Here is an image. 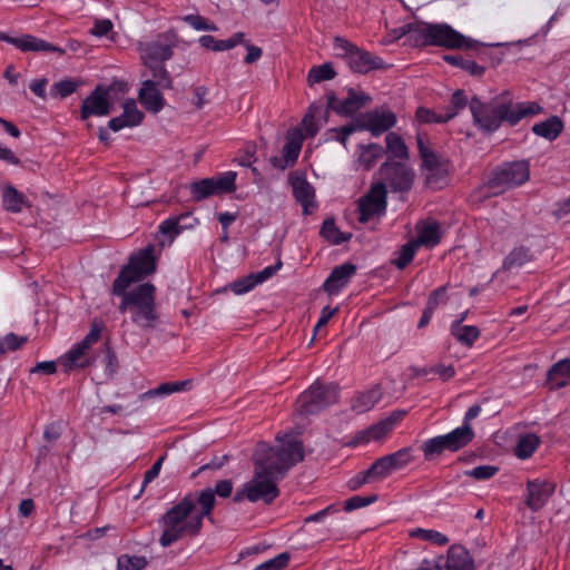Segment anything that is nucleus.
I'll list each match as a JSON object with an SVG mask.
<instances>
[{
	"label": "nucleus",
	"instance_id": "f257e3e1",
	"mask_svg": "<svg viewBox=\"0 0 570 570\" xmlns=\"http://www.w3.org/2000/svg\"><path fill=\"white\" fill-rule=\"evenodd\" d=\"M466 106L471 111L473 125L484 134H493L503 122L515 126L524 117L541 111V107L537 102H514L508 91L489 101H483L476 95L468 100L465 91L458 89L452 94L450 105L445 109V119L450 121Z\"/></svg>",
	"mask_w": 570,
	"mask_h": 570
},
{
	"label": "nucleus",
	"instance_id": "f03ea898",
	"mask_svg": "<svg viewBox=\"0 0 570 570\" xmlns=\"http://www.w3.org/2000/svg\"><path fill=\"white\" fill-rule=\"evenodd\" d=\"M215 502L210 488L185 495L163 515L160 520L163 533L159 543L167 548L185 535H197L202 530L204 518L212 514Z\"/></svg>",
	"mask_w": 570,
	"mask_h": 570
},
{
	"label": "nucleus",
	"instance_id": "7ed1b4c3",
	"mask_svg": "<svg viewBox=\"0 0 570 570\" xmlns=\"http://www.w3.org/2000/svg\"><path fill=\"white\" fill-rule=\"evenodd\" d=\"M401 35H410L416 47H442L449 50H478L482 45L465 37L448 23L415 21L400 28Z\"/></svg>",
	"mask_w": 570,
	"mask_h": 570
},
{
	"label": "nucleus",
	"instance_id": "20e7f679",
	"mask_svg": "<svg viewBox=\"0 0 570 570\" xmlns=\"http://www.w3.org/2000/svg\"><path fill=\"white\" fill-rule=\"evenodd\" d=\"M303 460V445L296 440L283 442L278 448L261 442L256 445L253 454L254 462L265 465L279 480L285 476L292 466Z\"/></svg>",
	"mask_w": 570,
	"mask_h": 570
},
{
	"label": "nucleus",
	"instance_id": "39448f33",
	"mask_svg": "<svg viewBox=\"0 0 570 570\" xmlns=\"http://www.w3.org/2000/svg\"><path fill=\"white\" fill-rule=\"evenodd\" d=\"M254 476L244 484L243 489L236 491L234 502L248 500L249 502L263 501L271 504L278 495L277 481L279 480L265 465L254 462Z\"/></svg>",
	"mask_w": 570,
	"mask_h": 570
},
{
	"label": "nucleus",
	"instance_id": "423d86ee",
	"mask_svg": "<svg viewBox=\"0 0 570 570\" xmlns=\"http://www.w3.org/2000/svg\"><path fill=\"white\" fill-rule=\"evenodd\" d=\"M529 177L530 166L527 160L503 163L492 170L483 188L487 189V196L499 195L524 184Z\"/></svg>",
	"mask_w": 570,
	"mask_h": 570
},
{
	"label": "nucleus",
	"instance_id": "0eeeda50",
	"mask_svg": "<svg viewBox=\"0 0 570 570\" xmlns=\"http://www.w3.org/2000/svg\"><path fill=\"white\" fill-rule=\"evenodd\" d=\"M104 328V322L95 318L90 325L89 333L83 340L75 344L71 350L59 358V363L67 373L73 370L87 368L95 363L96 358L90 355L89 351L99 341Z\"/></svg>",
	"mask_w": 570,
	"mask_h": 570
},
{
	"label": "nucleus",
	"instance_id": "6e6552de",
	"mask_svg": "<svg viewBox=\"0 0 570 570\" xmlns=\"http://www.w3.org/2000/svg\"><path fill=\"white\" fill-rule=\"evenodd\" d=\"M416 142L426 186L442 189L450 181V161L432 150L420 135Z\"/></svg>",
	"mask_w": 570,
	"mask_h": 570
},
{
	"label": "nucleus",
	"instance_id": "1a4fd4ad",
	"mask_svg": "<svg viewBox=\"0 0 570 570\" xmlns=\"http://www.w3.org/2000/svg\"><path fill=\"white\" fill-rule=\"evenodd\" d=\"M154 252V245L149 244L130 256L128 264L121 268L116 277L117 291L124 288L125 284L132 285L142 281L156 271Z\"/></svg>",
	"mask_w": 570,
	"mask_h": 570
},
{
	"label": "nucleus",
	"instance_id": "9d476101",
	"mask_svg": "<svg viewBox=\"0 0 570 570\" xmlns=\"http://www.w3.org/2000/svg\"><path fill=\"white\" fill-rule=\"evenodd\" d=\"M338 391L335 383L324 384L316 381L297 399V410L305 415L316 414L337 402Z\"/></svg>",
	"mask_w": 570,
	"mask_h": 570
},
{
	"label": "nucleus",
	"instance_id": "9b49d317",
	"mask_svg": "<svg viewBox=\"0 0 570 570\" xmlns=\"http://www.w3.org/2000/svg\"><path fill=\"white\" fill-rule=\"evenodd\" d=\"M334 49L344 58L354 72L367 73L368 71L384 68V61L363 50L342 37H335Z\"/></svg>",
	"mask_w": 570,
	"mask_h": 570
},
{
	"label": "nucleus",
	"instance_id": "f8f14e48",
	"mask_svg": "<svg viewBox=\"0 0 570 570\" xmlns=\"http://www.w3.org/2000/svg\"><path fill=\"white\" fill-rule=\"evenodd\" d=\"M128 85L125 81H115L109 87L98 85L90 95L82 101L81 119L86 120L91 116H107L111 112L112 104L109 101L111 91L126 92Z\"/></svg>",
	"mask_w": 570,
	"mask_h": 570
},
{
	"label": "nucleus",
	"instance_id": "ddd939ff",
	"mask_svg": "<svg viewBox=\"0 0 570 570\" xmlns=\"http://www.w3.org/2000/svg\"><path fill=\"white\" fill-rule=\"evenodd\" d=\"M235 180L236 173L226 171L217 177L194 181L190 185V193L195 200H204L214 195L233 193L236 189Z\"/></svg>",
	"mask_w": 570,
	"mask_h": 570
},
{
	"label": "nucleus",
	"instance_id": "4468645a",
	"mask_svg": "<svg viewBox=\"0 0 570 570\" xmlns=\"http://www.w3.org/2000/svg\"><path fill=\"white\" fill-rule=\"evenodd\" d=\"M386 196L387 190L384 183L372 185L370 190L357 202L358 220L366 223L375 216L384 215L387 206Z\"/></svg>",
	"mask_w": 570,
	"mask_h": 570
},
{
	"label": "nucleus",
	"instance_id": "2eb2a0df",
	"mask_svg": "<svg viewBox=\"0 0 570 570\" xmlns=\"http://www.w3.org/2000/svg\"><path fill=\"white\" fill-rule=\"evenodd\" d=\"M177 42V33L174 30L158 35L156 40L146 43L142 49V63L165 62L171 59Z\"/></svg>",
	"mask_w": 570,
	"mask_h": 570
},
{
	"label": "nucleus",
	"instance_id": "dca6fc26",
	"mask_svg": "<svg viewBox=\"0 0 570 570\" xmlns=\"http://www.w3.org/2000/svg\"><path fill=\"white\" fill-rule=\"evenodd\" d=\"M381 178L393 191H409L414 180V171L401 161H385L380 167Z\"/></svg>",
	"mask_w": 570,
	"mask_h": 570
},
{
	"label": "nucleus",
	"instance_id": "f3484780",
	"mask_svg": "<svg viewBox=\"0 0 570 570\" xmlns=\"http://www.w3.org/2000/svg\"><path fill=\"white\" fill-rule=\"evenodd\" d=\"M0 41L10 43L22 52H57L59 55L65 53L62 48L32 35L11 37L4 32H0Z\"/></svg>",
	"mask_w": 570,
	"mask_h": 570
},
{
	"label": "nucleus",
	"instance_id": "a211bd4d",
	"mask_svg": "<svg viewBox=\"0 0 570 570\" xmlns=\"http://www.w3.org/2000/svg\"><path fill=\"white\" fill-rule=\"evenodd\" d=\"M396 124V115L387 108H376L364 115V121L360 129L368 130L373 136H379Z\"/></svg>",
	"mask_w": 570,
	"mask_h": 570
},
{
	"label": "nucleus",
	"instance_id": "6ab92c4d",
	"mask_svg": "<svg viewBox=\"0 0 570 570\" xmlns=\"http://www.w3.org/2000/svg\"><path fill=\"white\" fill-rule=\"evenodd\" d=\"M303 144V136L299 130L294 129L288 131L286 142L283 147V155L281 157H272L271 163L275 168L286 169L292 167L299 155Z\"/></svg>",
	"mask_w": 570,
	"mask_h": 570
},
{
	"label": "nucleus",
	"instance_id": "aec40b11",
	"mask_svg": "<svg viewBox=\"0 0 570 570\" xmlns=\"http://www.w3.org/2000/svg\"><path fill=\"white\" fill-rule=\"evenodd\" d=\"M195 223L196 218H193L189 213L171 216L165 219L158 227V230L163 236V239L159 242L160 245L164 246L166 242L170 245L184 229L191 228Z\"/></svg>",
	"mask_w": 570,
	"mask_h": 570
},
{
	"label": "nucleus",
	"instance_id": "412c9836",
	"mask_svg": "<svg viewBox=\"0 0 570 570\" xmlns=\"http://www.w3.org/2000/svg\"><path fill=\"white\" fill-rule=\"evenodd\" d=\"M370 97L367 95H357L353 89L348 90L347 98L340 100L334 94L327 96V108L334 110L338 115L351 116L360 110Z\"/></svg>",
	"mask_w": 570,
	"mask_h": 570
},
{
	"label": "nucleus",
	"instance_id": "4be33fe9",
	"mask_svg": "<svg viewBox=\"0 0 570 570\" xmlns=\"http://www.w3.org/2000/svg\"><path fill=\"white\" fill-rule=\"evenodd\" d=\"M356 273V266L352 263H344L335 266L323 284V289L330 294H338L348 283L351 277Z\"/></svg>",
	"mask_w": 570,
	"mask_h": 570
},
{
	"label": "nucleus",
	"instance_id": "5701e85b",
	"mask_svg": "<svg viewBox=\"0 0 570 570\" xmlns=\"http://www.w3.org/2000/svg\"><path fill=\"white\" fill-rule=\"evenodd\" d=\"M122 107V114L108 121V127L112 131H119L125 127L138 126L144 119V114L137 108L134 99H127Z\"/></svg>",
	"mask_w": 570,
	"mask_h": 570
},
{
	"label": "nucleus",
	"instance_id": "b1692460",
	"mask_svg": "<svg viewBox=\"0 0 570 570\" xmlns=\"http://www.w3.org/2000/svg\"><path fill=\"white\" fill-rule=\"evenodd\" d=\"M527 491V505L532 511H538L546 504L548 499L552 495L554 487L548 482L534 480L528 482Z\"/></svg>",
	"mask_w": 570,
	"mask_h": 570
},
{
	"label": "nucleus",
	"instance_id": "393cba45",
	"mask_svg": "<svg viewBox=\"0 0 570 570\" xmlns=\"http://www.w3.org/2000/svg\"><path fill=\"white\" fill-rule=\"evenodd\" d=\"M161 88L154 86L151 81H142L138 92V99L144 108L150 112L157 114L165 106V98Z\"/></svg>",
	"mask_w": 570,
	"mask_h": 570
},
{
	"label": "nucleus",
	"instance_id": "a878e982",
	"mask_svg": "<svg viewBox=\"0 0 570 570\" xmlns=\"http://www.w3.org/2000/svg\"><path fill=\"white\" fill-rule=\"evenodd\" d=\"M293 195L297 203L303 207L304 214H309V207H315L314 187L306 180L305 177H295L292 180Z\"/></svg>",
	"mask_w": 570,
	"mask_h": 570
},
{
	"label": "nucleus",
	"instance_id": "bb28decb",
	"mask_svg": "<svg viewBox=\"0 0 570 570\" xmlns=\"http://www.w3.org/2000/svg\"><path fill=\"white\" fill-rule=\"evenodd\" d=\"M442 436L448 451L456 452L472 442L474 439V431L471 425H462Z\"/></svg>",
	"mask_w": 570,
	"mask_h": 570
},
{
	"label": "nucleus",
	"instance_id": "cd10ccee",
	"mask_svg": "<svg viewBox=\"0 0 570 570\" xmlns=\"http://www.w3.org/2000/svg\"><path fill=\"white\" fill-rule=\"evenodd\" d=\"M158 318L155 301L131 311V321L142 330L156 328Z\"/></svg>",
	"mask_w": 570,
	"mask_h": 570
},
{
	"label": "nucleus",
	"instance_id": "c85d7f7f",
	"mask_svg": "<svg viewBox=\"0 0 570 570\" xmlns=\"http://www.w3.org/2000/svg\"><path fill=\"white\" fill-rule=\"evenodd\" d=\"M570 380V358L554 363L547 374V385L551 390L564 387Z\"/></svg>",
	"mask_w": 570,
	"mask_h": 570
},
{
	"label": "nucleus",
	"instance_id": "c756f323",
	"mask_svg": "<svg viewBox=\"0 0 570 570\" xmlns=\"http://www.w3.org/2000/svg\"><path fill=\"white\" fill-rule=\"evenodd\" d=\"M244 32H235L230 38L225 40H218L210 35H205L198 39V42L203 48L207 50L220 52L233 49L236 46L244 43Z\"/></svg>",
	"mask_w": 570,
	"mask_h": 570
},
{
	"label": "nucleus",
	"instance_id": "7c9ffc66",
	"mask_svg": "<svg viewBox=\"0 0 570 570\" xmlns=\"http://www.w3.org/2000/svg\"><path fill=\"white\" fill-rule=\"evenodd\" d=\"M442 233L436 220H428L417 226V237L413 240L417 246L434 247L440 243Z\"/></svg>",
	"mask_w": 570,
	"mask_h": 570
},
{
	"label": "nucleus",
	"instance_id": "2f4dec72",
	"mask_svg": "<svg viewBox=\"0 0 570 570\" xmlns=\"http://www.w3.org/2000/svg\"><path fill=\"white\" fill-rule=\"evenodd\" d=\"M144 66L146 71L142 73V77H147L144 81H151L154 86H158L161 89L173 88V78L164 62L144 63Z\"/></svg>",
	"mask_w": 570,
	"mask_h": 570
},
{
	"label": "nucleus",
	"instance_id": "473e14b6",
	"mask_svg": "<svg viewBox=\"0 0 570 570\" xmlns=\"http://www.w3.org/2000/svg\"><path fill=\"white\" fill-rule=\"evenodd\" d=\"M534 259V253L532 249L524 245H519L512 248V250L504 257L502 263L503 271H512L521 268L525 264Z\"/></svg>",
	"mask_w": 570,
	"mask_h": 570
},
{
	"label": "nucleus",
	"instance_id": "72a5a7b5",
	"mask_svg": "<svg viewBox=\"0 0 570 570\" xmlns=\"http://www.w3.org/2000/svg\"><path fill=\"white\" fill-rule=\"evenodd\" d=\"M2 206L7 212L20 213L24 206H30L27 197L12 185L2 189Z\"/></svg>",
	"mask_w": 570,
	"mask_h": 570
},
{
	"label": "nucleus",
	"instance_id": "f704fd0d",
	"mask_svg": "<svg viewBox=\"0 0 570 570\" xmlns=\"http://www.w3.org/2000/svg\"><path fill=\"white\" fill-rule=\"evenodd\" d=\"M391 432V421H380L356 433L355 443H368L385 438Z\"/></svg>",
	"mask_w": 570,
	"mask_h": 570
},
{
	"label": "nucleus",
	"instance_id": "c9c22d12",
	"mask_svg": "<svg viewBox=\"0 0 570 570\" xmlns=\"http://www.w3.org/2000/svg\"><path fill=\"white\" fill-rule=\"evenodd\" d=\"M563 130V122L558 116H551L532 127L533 134L550 141L554 140Z\"/></svg>",
	"mask_w": 570,
	"mask_h": 570
},
{
	"label": "nucleus",
	"instance_id": "e433bc0d",
	"mask_svg": "<svg viewBox=\"0 0 570 570\" xmlns=\"http://www.w3.org/2000/svg\"><path fill=\"white\" fill-rule=\"evenodd\" d=\"M156 287L151 283H142L131 291L127 289L131 311L145 305L148 302L155 301Z\"/></svg>",
	"mask_w": 570,
	"mask_h": 570
},
{
	"label": "nucleus",
	"instance_id": "4c0bfd02",
	"mask_svg": "<svg viewBox=\"0 0 570 570\" xmlns=\"http://www.w3.org/2000/svg\"><path fill=\"white\" fill-rule=\"evenodd\" d=\"M357 163L363 169L370 170L384 155V149L379 144L361 145Z\"/></svg>",
	"mask_w": 570,
	"mask_h": 570
},
{
	"label": "nucleus",
	"instance_id": "58836bf2",
	"mask_svg": "<svg viewBox=\"0 0 570 570\" xmlns=\"http://www.w3.org/2000/svg\"><path fill=\"white\" fill-rule=\"evenodd\" d=\"M381 396L382 394L379 387L361 392L354 396L352 401V409L357 413L366 412L380 401Z\"/></svg>",
	"mask_w": 570,
	"mask_h": 570
},
{
	"label": "nucleus",
	"instance_id": "ea45409f",
	"mask_svg": "<svg viewBox=\"0 0 570 570\" xmlns=\"http://www.w3.org/2000/svg\"><path fill=\"white\" fill-rule=\"evenodd\" d=\"M320 235L334 245H341L347 242L352 234H344L336 227L334 218H326L321 227Z\"/></svg>",
	"mask_w": 570,
	"mask_h": 570
},
{
	"label": "nucleus",
	"instance_id": "a19ab883",
	"mask_svg": "<svg viewBox=\"0 0 570 570\" xmlns=\"http://www.w3.org/2000/svg\"><path fill=\"white\" fill-rule=\"evenodd\" d=\"M451 334L461 344L465 346H472L480 336V330L472 325H460L459 323H452Z\"/></svg>",
	"mask_w": 570,
	"mask_h": 570
},
{
	"label": "nucleus",
	"instance_id": "79ce46f5",
	"mask_svg": "<svg viewBox=\"0 0 570 570\" xmlns=\"http://www.w3.org/2000/svg\"><path fill=\"white\" fill-rule=\"evenodd\" d=\"M443 59L448 63L463 69L471 76L481 77L485 71L484 67L473 60L465 59L462 55H445Z\"/></svg>",
	"mask_w": 570,
	"mask_h": 570
},
{
	"label": "nucleus",
	"instance_id": "37998d69",
	"mask_svg": "<svg viewBox=\"0 0 570 570\" xmlns=\"http://www.w3.org/2000/svg\"><path fill=\"white\" fill-rule=\"evenodd\" d=\"M540 444V438L533 433L521 435L515 448L514 454L519 459L530 458Z\"/></svg>",
	"mask_w": 570,
	"mask_h": 570
},
{
	"label": "nucleus",
	"instance_id": "c03bdc74",
	"mask_svg": "<svg viewBox=\"0 0 570 570\" xmlns=\"http://www.w3.org/2000/svg\"><path fill=\"white\" fill-rule=\"evenodd\" d=\"M385 141L386 153L390 155V158H397L402 160L409 158L407 147L400 135L389 132L385 137Z\"/></svg>",
	"mask_w": 570,
	"mask_h": 570
},
{
	"label": "nucleus",
	"instance_id": "a18cd8bd",
	"mask_svg": "<svg viewBox=\"0 0 570 570\" xmlns=\"http://www.w3.org/2000/svg\"><path fill=\"white\" fill-rule=\"evenodd\" d=\"M417 249V244L413 239L409 240L395 252L392 264L399 269H404L413 261Z\"/></svg>",
	"mask_w": 570,
	"mask_h": 570
},
{
	"label": "nucleus",
	"instance_id": "49530a36",
	"mask_svg": "<svg viewBox=\"0 0 570 570\" xmlns=\"http://www.w3.org/2000/svg\"><path fill=\"white\" fill-rule=\"evenodd\" d=\"M410 537L429 541L436 546H445L449 543V538L445 534L432 529H413L410 531Z\"/></svg>",
	"mask_w": 570,
	"mask_h": 570
},
{
	"label": "nucleus",
	"instance_id": "de8ad7c7",
	"mask_svg": "<svg viewBox=\"0 0 570 570\" xmlns=\"http://www.w3.org/2000/svg\"><path fill=\"white\" fill-rule=\"evenodd\" d=\"M148 560L142 556L121 554L117 559V570H144Z\"/></svg>",
	"mask_w": 570,
	"mask_h": 570
},
{
	"label": "nucleus",
	"instance_id": "09e8293b",
	"mask_svg": "<svg viewBox=\"0 0 570 570\" xmlns=\"http://www.w3.org/2000/svg\"><path fill=\"white\" fill-rule=\"evenodd\" d=\"M336 72L331 63H323L314 66L308 71L307 80L311 85L320 83L325 80H331L335 77Z\"/></svg>",
	"mask_w": 570,
	"mask_h": 570
},
{
	"label": "nucleus",
	"instance_id": "8fccbe9b",
	"mask_svg": "<svg viewBox=\"0 0 570 570\" xmlns=\"http://www.w3.org/2000/svg\"><path fill=\"white\" fill-rule=\"evenodd\" d=\"M422 451L425 460H432L434 456L442 454L444 451H448L445 448V442L442 435H438L431 439H428L422 444Z\"/></svg>",
	"mask_w": 570,
	"mask_h": 570
},
{
	"label": "nucleus",
	"instance_id": "3c124183",
	"mask_svg": "<svg viewBox=\"0 0 570 570\" xmlns=\"http://www.w3.org/2000/svg\"><path fill=\"white\" fill-rule=\"evenodd\" d=\"M412 451L413 449L411 446H406L394 453L385 455L393 472L405 468L410 462H412Z\"/></svg>",
	"mask_w": 570,
	"mask_h": 570
},
{
	"label": "nucleus",
	"instance_id": "603ef678",
	"mask_svg": "<svg viewBox=\"0 0 570 570\" xmlns=\"http://www.w3.org/2000/svg\"><path fill=\"white\" fill-rule=\"evenodd\" d=\"M387 458L384 455L375 460L368 468L373 481L383 480L393 473Z\"/></svg>",
	"mask_w": 570,
	"mask_h": 570
},
{
	"label": "nucleus",
	"instance_id": "864d4df0",
	"mask_svg": "<svg viewBox=\"0 0 570 570\" xmlns=\"http://www.w3.org/2000/svg\"><path fill=\"white\" fill-rule=\"evenodd\" d=\"M28 341L27 336H18L14 333H9L0 338V356L7 352H14L19 350Z\"/></svg>",
	"mask_w": 570,
	"mask_h": 570
},
{
	"label": "nucleus",
	"instance_id": "5fc2aeb1",
	"mask_svg": "<svg viewBox=\"0 0 570 570\" xmlns=\"http://www.w3.org/2000/svg\"><path fill=\"white\" fill-rule=\"evenodd\" d=\"M415 117L421 124H445L448 119H445V114H438L436 111L420 107L415 112Z\"/></svg>",
	"mask_w": 570,
	"mask_h": 570
},
{
	"label": "nucleus",
	"instance_id": "6e6d98bb",
	"mask_svg": "<svg viewBox=\"0 0 570 570\" xmlns=\"http://www.w3.org/2000/svg\"><path fill=\"white\" fill-rule=\"evenodd\" d=\"M289 560L291 554L288 552H282L278 556L257 566L255 570H283L287 567Z\"/></svg>",
	"mask_w": 570,
	"mask_h": 570
},
{
	"label": "nucleus",
	"instance_id": "4d7b16f0",
	"mask_svg": "<svg viewBox=\"0 0 570 570\" xmlns=\"http://www.w3.org/2000/svg\"><path fill=\"white\" fill-rule=\"evenodd\" d=\"M377 499H379L377 494H371L367 497L354 495L345 501L344 510L347 512H351L353 510L370 505V504L376 502Z\"/></svg>",
	"mask_w": 570,
	"mask_h": 570
},
{
	"label": "nucleus",
	"instance_id": "13d9d810",
	"mask_svg": "<svg viewBox=\"0 0 570 570\" xmlns=\"http://www.w3.org/2000/svg\"><path fill=\"white\" fill-rule=\"evenodd\" d=\"M188 381H176V382H167L160 384L157 389L147 392L149 395H168L174 392H179L185 389L188 384Z\"/></svg>",
	"mask_w": 570,
	"mask_h": 570
},
{
	"label": "nucleus",
	"instance_id": "bf43d9fd",
	"mask_svg": "<svg viewBox=\"0 0 570 570\" xmlns=\"http://www.w3.org/2000/svg\"><path fill=\"white\" fill-rule=\"evenodd\" d=\"M498 471L499 468L494 465H479L472 470L465 471L464 474L475 480H489L494 476Z\"/></svg>",
	"mask_w": 570,
	"mask_h": 570
},
{
	"label": "nucleus",
	"instance_id": "052dcab7",
	"mask_svg": "<svg viewBox=\"0 0 570 570\" xmlns=\"http://www.w3.org/2000/svg\"><path fill=\"white\" fill-rule=\"evenodd\" d=\"M256 285H257V283H256L253 274L250 273L249 275L233 282L230 284V289L236 295H242V294H245V293L252 291Z\"/></svg>",
	"mask_w": 570,
	"mask_h": 570
},
{
	"label": "nucleus",
	"instance_id": "680f3d73",
	"mask_svg": "<svg viewBox=\"0 0 570 570\" xmlns=\"http://www.w3.org/2000/svg\"><path fill=\"white\" fill-rule=\"evenodd\" d=\"M315 112H321V107H314L312 105L302 121L306 134L311 137H314L318 132V126L315 122Z\"/></svg>",
	"mask_w": 570,
	"mask_h": 570
},
{
	"label": "nucleus",
	"instance_id": "e2e57ef3",
	"mask_svg": "<svg viewBox=\"0 0 570 570\" xmlns=\"http://www.w3.org/2000/svg\"><path fill=\"white\" fill-rule=\"evenodd\" d=\"M130 287L129 284H125L124 285V288H120V289H116V279L112 283V288H111V293L112 295L115 296H118L121 298V302L118 306V309L120 313H126L127 311L131 313V305H130V302H129V298L127 296V289Z\"/></svg>",
	"mask_w": 570,
	"mask_h": 570
},
{
	"label": "nucleus",
	"instance_id": "0e129e2a",
	"mask_svg": "<svg viewBox=\"0 0 570 570\" xmlns=\"http://www.w3.org/2000/svg\"><path fill=\"white\" fill-rule=\"evenodd\" d=\"M77 88L78 83L73 80H61L56 82L52 87L56 94L61 98L70 96L77 90Z\"/></svg>",
	"mask_w": 570,
	"mask_h": 570
},
{
	"label": "nucleus",
	"instance_id": "69168bd1",
	"mask_svg": "<svg viewBox=\"0 0 570 570\" xmlns=\"http://www.w3.org/2000/svg\"><path fill=\"white\" fill-rule=\"evenodd\" d=\"M371 482H374V481H373L371 473L367 469L365 471L358 472L356 475L351 478L347 482V487L350 490L355 491V490L360 489L361 487H363L364 484L371 483Z\"/></svg>",
	"mask_w": 570,
	"mask_h": 570
},
{
	"label": "nucleus",
	"instance_id": "338daca9",
	"mask_svg": "<svg viewBox=\"0 0 570 570\" xmlns=\"http://www.w3.org/2000/svg\"><path fill=\"white\" fill-rule=\"evenodd\" d=\"M446 286H440L432 291L428 297L426 307L435 311L440 303L444 302Z\"/></svg>",
	"mask_w": 570,
	"mask_h": 570
},
{
	"label": "nucleus",
	"instance_id": "774afa93",
	"mask_svg": "<svg viewBox=\"0 0 570 570\" xmlns=\"http://www.w3.org/2000/svg\"><path fill=\"white\" fill-rule=\"evenodd\" d=\"M281 267H282V262H281V259H278L276 264L267 266L264 269H262L261 272L252 273V274L258 285V284H262L263 282L267 281L268 278H271L274 274H276V272L278 269H281Z\"/></svg>",
	"mask_w": 570,
	"mask_h": 570
}]
</instances>
